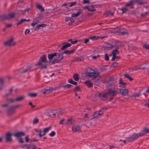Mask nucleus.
<instances>
[{
  "mask_svg": "<svg viewBox=\"0 0 149 149\" xmlns=\"http://www.w3.org/2000/svg\"><path fill=\"white\" fill-rule=\"evenodd\" d=\"M117 93L118 91L116 89H110L106 93L103 95V96L106 97L110 95L115 96L117 94Z\"/></svg>",
  "mask_w": 149,
  "mask_h": 149,
  "instance_id": "obj_1",
  "label": "nucleus"
},
{
  "mask_svg": "<svg viewBox=\"0 0 149 149\" xmlns=\"http://www.w3.org/2000/svg\"><path fill=\"white\" fill-rule=\"evenodd\" d=\"M15 15L13 13L9 14H3L0 17V20L1 21L5 19H10L15 17Z\"/></svg>",
  "mask_w": 149,
  "mask_h": 149,
  "instance_id": "obj_2",
  "label": "nucleus"
},
{
  "mask_svg": "<svg viewBox=\"0 0 149 149\" xmlns=\"http://www.w3.org/2000/svg\"><path fill=\"white\" fill-rule=\"evenodd\" d=\"M13 136V134L11 132H7L4 136L5 141L7 142H11L13 141L12 136Z\"/></svg>",
  "mask_w": 149,
  "mask_h": 149,
  "instance_id": "obj_3",
  "label": "nucleus"
},
{
  "mask_svg": "<svg viewBox=\"0 0 149 149\" xmlns=\"http://www.w3.org/2000/svg\"><path fill=\"white\" fill-rule=\"evenodd\" d=\"M138 138H139V134L137 133H134L130 137H127L126 140L127 142H130L133 141L134 140Z\"/></svg>",
  "mask_w": 149,
  "mask_h": 149,
  "instance_id": "obj_4",
  "label": "nucleus"
},
{
  "mask_svg": "<svg viewBox=\"0 0 149 149\" xmlns=\"http://www.w3.org/2000/svg\"><path fill=\"white\" fill-rule=\"evenodd\" d=\"M107 110L106 108H104L101 109L98 111L95 112L93 114V118H97L102 114L104 111Z\"/></svg>",
  "mask_w": 149,
  "mask_h": 149,
  "instance_id": "obj_5",
  "label": "nucleus"
},
{
  "mask_svg": "<svg viewBox=\"0 0 149 149\" xmlns=\"http://www.w3.org/2000/svg\"><path fill=\"white\" fill-rule=\"evenodd\" d=\"M63 58V55L62 54L59 53L57 56L55 57L52 62V63L55 64L58 63Z\"/></svg>",
  "mask_w": 149,
  "mask_h": 149,
  "instance_id": "obj_6",
  "label": "nucleus"
},
{
  "mask_svg": "<svg viewBox=\"0 0 149 149\" xmlns=\"http://www.w3.org/2000/svg\"><path fill=\"white\" fill-rule=\"evenodd\" d=\"M14 38H11L8 40L4 43V45L6 46H13L16 45V43L13 41Z\"/></svg>",
  "mask_w": 149,
  "mask_h": 149,
  "instance_id": "obj_7",
  "label": "nucleus"
},
{
  "mask_svg": "<svg viewBox=\"0 0 149 149\" xmlns=\"http://www.w3.org/2000/svg\"><path fill=\"white\" fill-rule=\"evenodd\" d=\"M24 98L23 96L19 97L15 99L10 98L7 101L9 102H13L16 101H19L22 100Z\"/></svg>",
  "mask_w": 149,
  "mask_h": 149,
  "instance_id": "obj_8",
  "label": "nucleus"
},
{
  "mask_svg": "<svg viewBox=\"0 0 149 149\" xmlns=\"http://www.w3.org/2000/svg\"><path fill=\"white\" fill-rule=\"evenodd\" d=\"M19 106V105H16L11 107L7 111L8 114H11L14 113L15 112V109L17 108Z\"/></svg>",
  "mask_w": 149,
  "mask_h": 149,
  "instance_id": "obj_9",
  "label": "nucleus"
},
{
  "mask_svg": "<svg viewBox=\"0 0 149 149\" xmlns=\"http://www.w3.org/2000/svg\"><path fill=\"white\" fill-rule=\"evenodd\" d=\"M36 65L40 66L42 68H47V64L42 61L40 60L39 61L35 64Z\"/></svg>",
  "mask_w": 149,
  "mask_h": 149,
  "instance_id": "obj_10",
  "label": "nucleus"
},
{
  "mask_svg": "<svg viewBox=\"0 0 149 149\" xmlns=\"http://www.w3.org/2000/svg\"><path fill=\"white\" fill-rule=\"evenodd\" d=\"M53 90L54 89L53 88L49 87L47 89L42 90L41 92L43 94H48L52 92Z\"/></svg>",
  "mask_w": 149,
  "mask_h": 149,
  "instance_id": "obj_11",
  "label": "nucleus"
},
{
  "mask_svg": "<svg viewBox=\"0 0 149 149\" xmlns=\"http://www.w3.org/2000/svg\"><path fill=\"white\" fill-rule=\"evenodd\" d=\"M100 74V73L98 72L94 71L93 73H92L89 77L92 78L93 79H95L97 77H99Z\"/></svg>",
  "mask_w": 149,
  "mask_h": 149,
  "instance_id": "obj_12",
  "label": "nucleus"
},
{
  "mask_svg": "<svg viewBox=\"0 0 149 149\" xmlns=\"http://www.w3.org/2000/svg\"><path fill=\"white\" fill-rule=\"evenodd\" d=\"M24 135V133L21 131L18 132L13 134V136L17 138H20Z\"/></svg>",
  "mask_w": 149,
  "mask_h": 149,
  "instance_id": "obj_13",
  "label": "nucleus"
},
{
  "mask_svg": "<svg viewBox=\"0 0 149 149\" xmlns=\"http://www.w3.org/2000/svg\"><path fill=\"white\" fill-rule=\"evenodd\" d=\"M120 93L122 95H126L128 94V90L127 89H120Z\"/></svg>",
  "mask_w": 149,
  "mask_h": 149,
  "instance_id": "obj_14",
  "label": "nucleus"
},
{
  "mask_svg": "<svg viewBox=\"0 0 149 149\" xmlns=\"http://www.w3.org/2000/svg\"><path fill=\"white\" fill-rule=\"evenodd\" d=\"M81 127L78 125H74L72 127V130L73 132L79 131L81 130Z\"/></svg>",
  "mask_w": 149,
  "mask_h": 149,
  "instance_id": "obj_15",
  "label": "nucleus"
},
{
  "mask_svg": "<svg viewBox=\"0 0 149 149\" xmlns=\"http://www.w3.org/2000/svg\"><path fill=\"white\" fill-rule=\"evenodd\" d=\"M74 123V121L71 118L67 119L65 122V124L67 125H72Z\"/></svg>",
  "mask_w": 149,
  "mask_h": 149,
  "instance_id": "obj_16",
  "label": "nucleus"
},
{
  "mask_svg": "<svg viewBox=\"0 0 149 149\" xmlns=\"http://www.w3.org/2000/svg\"><path fill=\"white\" fill-rule=\"evenodd\" d=\"M46 26V25L45 24H38L34 27V29L35 30H37L40 29V28L45 27Z\"/></svg>",
  "mask_w": 149,
  "mask_h": 149,
  "instance_id": "obj_17",
  "label": "nucleus"
},
{
  "mask_svg": "<svg viewBox=\"0 0 149 149\" xmlns=\"http://www.w3.org/2000/svg\"><path fill=\"white\" fill-rule=\"evenodd\" d=\"M57 54L56 53L52 54H49L48 55V57L49 59V62L52 63V62L53 61L52 60V59Z\"/></svg>",
  "mask_w": 149,
  "mask_h": 149,
  "instance_id": "obj_18",
  "label": "nucleus"
},
{
  "mask_svg": "<svg viewBox=\"0 0 149 149\" xmlns=\"http://www.w3.org/2000/svg\"><path fill=\"white\" fill-rule=\"evenodd\" d=\"M45 114L46 115L50 116L52 117H54L56 115L55 113L52 111L46 112L45 113Z\"/></svg>",
  "mask_w": 149,
  "mask_h": 149,
  "instance_id": "obj_19",
  "label": "nucleus"
},
{
  "mask_svg": "<svg viewBox=\"0 0 149 149\" xmlns=\"http://www.w3.org/2000/svg\"><path fill=\"white\" fill-rule=\"evenodd\" d=\"M82 12V10L81 9H79L78 10L77 13H73L72 14L71 17H75L78 16Z\"/></svg>",
  "mask_w": 149,
  "mask_h": 149,
  "instance_id": "obj_20",
  "label": "nucleus"
},
{
  "mask_svg": "<svg viewBox=\"0 0 149 149\" xmlns=\"http://www.w3.org/2000/svg\"><path fill=\"white\" fill-rule=\"evenodd\" d=\"M94 71V70L90 68H87L86 70V72L88 76L89 77L92 73H93Z\"/></svg>",
  "mask_w": 149,
  "mask_h": 149,
  "instance_id": "obj_21",
  "label": "nucleus"
},
{
  "mask_svg": "<svg viewBox=\"0 0 149 149\" xmlns=\"http://www.w3.org/2000/svg\"><path fill=\"white\" fill-rule=\"evenodd\" d=\"M71 45L70 43H65L63 44V45L61 47V50H63L68 47H70Z\"/></svg>",
  "mask_w": 149,
  "mask_h": 149,
  "instance_id": "obj_22",
  "label": "nucleus"
},
{
  "mask_svg": "<svg viewBox=\"0 0 149 149\" xmlns=\"http://www.w3.org/2000/svg\"><path fill=\"white\" fill-rule=\"evenodd\" d=\"M113 47V46L109 43L106 44L104 46V48L106 50L110 49L112 48Z\"/></svg>",
  "mask_w": 149,
  "mask_h": 149,
  "instance_id": "obj_23",
  "label": "nucleus"
},
{
  "mask_svg": "<svg viewBox=\"0 0 149 149\" xmlns=\"http://www.w3.org/2000/svg\"><path fill=\"white\" fill-rule=\"evenodd\" d=\"M40 22V20L38 19H36L33 20V22L31 24V25L34 27L37 24L39 23Z\"/></svg>",
  "mask_w": 149,
  "mask_h": 149,
  "instance_id": "obj_24",
  "label": "nucleus"
},
{
  "mask_svg": "<svg viewBox=\"0 0 149 149\" xmlns=\"http://www.w3.org/2000/svg\"><path fill=\"white\" fill-rule=\"evenodd\" d=\"M51 128V126H50L49 127L45 128L43 130V133L42 135H45V134L48 132Z\"/></svg>",
  "mask_w": 149,
  "mask_h": 149,
  "instance_id": "obj_25",
  "label": "nucleus"
},
{
  "mask_svg": "<svg viewBox=\"0 0 149 149\" xmlns=\"http://www.w3.org/2000/svg\"><path fill=\"white\" fill-rule=\"evenodd\" d=\"M84 83L89 88L93 86V84L89 80L84 81Z\"/></svg>",
  "mask_w": 149,
  "mask_h": 149,
  "instance_id": "obj_26",
  "label": "nucleus"
},
{
  "mask_svg": "<svg viewBox=\"0 0 149 149\" xmlns=\"http://www.w3.org/2000/svg\"><path fill=\"white\" fill-rule=\"evenodd\" d=\"M40 60L42 61L44 63H46L47 62V57L45 55H43L40 58Z\"/></svg>",
  "mask_w": 149,
  "mask_h": 149,
  "instance_id": "obj_27",
  "label": "nucleus"
},
{
  "mask_svg": "<svg viewBox=\"0 0 149 149\" xmlns=\"http://www.w3.org/2000/svg\"><path fill=\"white\" fill-rule=\"evenodd\" d=\"M33 65H31L28 66L26 70H24L23 72H25L27 71H31L33 70Z\"/></svg>",
  "mask_w": 149,
  "mask_h": 149,
  "instance_id": "obj_28",
  "label": "nucleus"
},
{
  "mask_svg": "<svg viewBox=\"0 0 149 149\" xmlns=\"http://www.w3.org/2000/svg\"><path fill=\"white\" fill-rule=\"evenodd\" d=\"M119 83L120 84V87L123 88L125 87L126 84L125 83L123 82L121 79H120Z\"/></svg>",
  "mask_w": 149,
  "mask_h": 149,
  "instance_id": "obj_29",
  "label": "nucleus"
},
{
  "mask_svg": "<svg viewBox=\"0 0 149 149\" xmlns=\"http://www.w3.org/2000/svg\"><path fill=\"white\" fill-rule=\"evenodd\" d=\"M74 51V50H66L64 52V53L65 54H69L73 53Z\"/></svg>",
  "mask_w": 149,
  "mask_h": 149,
  "instance_id": "obj_30",
  "label": "nucleus"
},
{
  "mask_svg": "<svg viewBox=\"0 0 149 149\" xmlns=\"http://www.w3.org/2000/svg\"><path fill=\"white\" fill-rule=\"evenodd\" d=\"M119 10L122 11V13H126L128 11V10L126 6L125 7L119 9Z\"/></svg>",
  "mask_w": 149,
  "mask_h": 149,
  "instance_id": "obj_31",
  "label": "nucleus"
},
{
  "mask_svg": "<svg viewBox=\"0 0 149 149\" xmlns=\"http://www.w3.org/2000/svg\"><path fill=\"white\" fill-rule=\"evenodd\" d=\"M135 2V1H130L126 5V7H127L128 6H132L134 4V3Z\"/></svg>",
  "mask_w": 149,
  "mask_h": 149,
  "instance_id": "obj_32",
  "label": "nucleus"
},
{
  "mask_svg": "<svg viewBox=\"0 0 149 149\" xmlns=\"http://www.w3.org/2000/svg\"><path fill=\"white\" fill-rule=\"evenodd\" d=\"M146 134V133L145 132L144 129L141 131L139 133L137 134H138L139 135V137L140 136H143Z\"/></svg>",
  "mask_w": 149,
  "mask_h": 149,
  "instance_id": "obj_33",
  "label": "nucleus"
},
{
  "mask_svg": "<svg viewBox=\"0 0 149 149\" xmlns=\"http://www.w3.org/2000/svg\"><path fill=\"white\" fill-rule=\"evenodd\" d=\"M124 76L125 77L128 79H129L130 81H131L133 80L132 78L131 77L130 75L128 74H124Z\"/></svg>",
  "mask_w": 149,
  "mask_h": 149,
  "instance_id": "obj_34",
  "label": "nucleus"
},
{
  "mask_svg": "<svg viewBox=\"0 0 149 149\" xmlns=\"http://www.w3.org/2000/svg\"><path fill=\"white\" fill-rule=\"evenodd\" d=\"M113 14L110 11H107L105 13V15L106 17H110L112 16Z\"/></svg>",
  "mask_w": 149,
  "mask_h": 149,
  "instance_id": "obj_35",
  "label": "nucleus"
},
{
  "mask_svg": "<svg viewBox=\"0 0 149 149\" xmlns=\"http://www.w3.org/2000/svg\"><path fill=\"white\" fill-rule=\"evenodd\" d=\"M21 148L24 149H30L31 148L29 147V145L27 144H25L22 145L21 146Z\"/></svg>",
  "mask_w": 149,
  "mask_h": 149,
  "instance_id": "obj_36",
  "label": "nucleus"
},
{
  "mask_svg": "<svg viewBox=\"0 0 149 149\" xmlns=\"http://www.w3.org/2000/svg\"><path fill=\"white\" fill-rule=\"evenodd\" d=\"M68 82L70 84L74 85H77V82L74 81L72 79H70L68 80Z\"/></svg>",
  "mask_w": 149,
  "mask_h": 149,
  "instance_id": "obj_37",
  "label": "nucleus"
},
{
  "mask_svg": "<svg viewBox=\"0 0 149 149\" xmlns=\"http://www.w3.org/2000/svg\"><path fill=\"white\" fill-rule=\"evenodd\" d=\"M72 86V85L70 84H67L63 86V87L65 89L70 88H71Z\"/></svg>",
  "mask_w": 149,
  "mask_h": 149,
  "instance_id": "obj_38",
  "label": "nucleus"
},
{
  "mask_svg": "<svg viewBox=\"0 0 149 149\" xmlns=\"http://www.w3.org/2000/svg\"><path fill=\"white\" fill-rule=\"evenodd\" d=\"M100 38L99 36H93L90 37V39L92 40H95L98 39Z\"/></svg>",
  "mask_w": 149,
  "mask_h": 149,
  "instance_id": "obj_39",
  "label": "nucleus"
},
{
  "mask_svg": "<svg viewBox=\"0 0 149 149\" xmlns=\"http://www.w3.org/2000/svg\"><path fill=\"white\" fill-rule=\"evenodd\" d=\"M37 7L41 11H44V9L40 5L38 4L36 5Z\"/></svg>",
  "mask_w": 149,
  "mask_h": 149,
  "instance_id": "obj_40",
  "label": "nucleus"
},
{
  "mask_svg": "<svg viewBox=\"0 0 149 149\" xmlns=\"http://www.w3.org/2000/svg\"><path fill=\"white\" fill-rule=\"evenodd\" d=\"M95 10V8L93 6H88V11H93Z\"/></svg>",
  "mask_w": 149,
  "mask_h": 149,
  "instance_id": "obj_41",
  "label": "nucleus"
},
{
  "mask_svg": "<svg viewBox=\"0 0 149 149\" xmlns=\"http://www.w3.org/2000/svg\"><path fill=\"white\" fill-rule=\"evenodd\" d=\"M26 20V19H21L19 22H18L16 24L17 26H18L21 24L23 22H25Z\"/></svg>",
  "mask_w": 149,
  "mask_h": 149,
  "instance_id": "obj_42",
  "label": "nucleus"
},
{
  "mask_svg": "<svg viewBox=\"0 0 149 149\" xmlns=\"http://www.w3.org/2000/svg\"><path fill=\"white\" fill-rule=\"evenodd\" d=\"M84 118L85 119H86L87 120H90L93 119V118H91L90 117V116L88 115V114L86 113L85 114Z\"/></svg>",
  "mask_w": 149,
  "mask_h": 149,
  "instance_id": "obj_43",
  "label": "nucleus"
},
{
  "mask_svg": "<svg viewBox=\"0 0 149 149\" xmlns=\"http://www.w3.org/2000/svg\"><path fill=\"white\" fill-rule=\"evenodd\" d=\"M28 95L31 97H34L37 95V94L35 93H30L28 94Z\"/></svg>",
  "mask_w": 149,
  "mask_h": 149,
  "instance_id": "obj_44",
  "label": "nucleus"
},
{
  "mask_svg": "<svg viewBox=\"0 0 149 149\" xmlns=\"http://www.w3.org/2000/svg\"><path fill=\"white\" fill-rule=\"evenodd\" d=\"M74 79L76 81H77L79 80V77L78 74H74L73 76Z\"/></svg>",
  "mask_w": 149,
  "mask_h": 149,
  "instance_id": "obj_45",
  "label": "nucleus"
},
{
  "mask_svg": "<svg viewBox=\"0 0 149 149\" xmlns=\"http://www.w3.org/2000/svg\"><path fill=\"white\" fill-rule=\"evenodd\" d=\"M118 53L119 52L117 49H116L113 50L112 52V54L115 55H116V54H118Z\"/></svg>",
  "mask_w": 149,
  "mask_h": 149,
  "instance_id": "obj_46",
  "label": "nucleus"
},
{
  "mask_svg": "<svg viewBox=\"0 0 149 149\" xmlns=\"http://www.w3.org/2000/svg\"><path fill=\"white\" fill-rule=\"evenodd\" d=\"M37 132L38 133V134L41 137L42 136H44L42 135V131L40 129L38 130L37 131Z\"/></svg>",
  "mask_w": 149,
  "mask_h": 149,
  "instance_id": "obj_47",
  "label": "nucleus"
},
{
  "mask_svg": "<svg viewBox=\"0 0 149 149\" xmlns=\"http://www.w3.org/2000/svg\"><path fill=\"white\" fill-rule=\"evenodd\" d=\"M29 10V8H27L26 9H25L24 11H21V13H19L20 14H24V13L26 12H28Z\"/></svg>",
  "mask_w": 149,
  "mask_h": 149,
  "instance_id": "obj_48",
  "label": "nucleus"
},
{
  "mask_svg": "<svg viewBox=\"0 0 149 149\" xmlns=\"http://www.w3.org/2000/svg\"><path fill=\"white\" fill-rule=\"evenodd\" d=\"M76 3L75 2H70L69 3H68V4H70V7H71L74 5H75L76 4Z\"/></svg>",
  "mask_w": 149,
  "mask_h": 149,
  "instance_id": "obj_49",
  "label": "nucleus"
},
{
  "mask_svg": "<svg viewBox=\"0 0 149 149\" xmlns=\"http://www.w3.org/2000/svg\"><path fill=\"white\" fill-rule=\"evenodd\" d=\"M66 121H65V120L64 119H62L59 122V124H60L63 125V123H64V124H65V123Z\"/></svg>",
  "mask_w": 149,
  "mask_h": 149,
  "instance_id": "obj_50",
  "label": "nucleus"
},
{
  "mask_svg": "<svg viewBox=\"0 0 149 149\" xmlns=\"http://www.w3.org/2000/svg\"><path fill=\"white\" fill-rule=\"evenodd\" d=\"M19 138L18 139V141L19 143H24V141L23 139L21 137Z\"/></svg>",
  "mask_w": 149,
  "mask_h": 149,
  "instance_id": "obj_51",
  "label": "nucleus"
},
{
  "mask_svg": "<svg viewBox=\"0 0 149 149\" xmlns=\"http://www.w3.org/2000/svg\"><path fill=\"white\" fill-rule=\"evenodd\" d=\"M55 133L54 132L52 131L49 135L50 136L52 137L55 135Z\"/></svg>",
  "mask_w": 149,
  "mask_h": 149,
  "instance_id": "obj_52",
  "label": "nucleus"
},
{
  "mask_svg": "<svg viewBox=\"0 0 149 149\" xmlns=\"http://www.w3.org/2000/svg\"><path fill=\"white\" fill-rule=\"evenodd\" d=\"M105 60L106 61H108L109 60V57L108 55L105 54Z\"/></svg>",
  "mask_w": 149,
  "mask_h": 149,
  "instance_id": "obj_53",
  "label": "nucleus"
},
{
  "mask_svg": "<svg viewBox=\"0 0 149 149\" xmlns=\"http://www.w3.org/2000/svg\"><path fill=\"white\" fill-rule=\"evenodd\" d=\"M38 122V120L37 118H35L34 119L33 121V123L36 124Z\"/></svg>",
  "mask_w": 149,
  "mask_h": 149,
  "instance_id": "obj_54",
  "label": "nucleus"
},
{
  "mask_svg": "<svg viewBox=\"0 0 149 149\" xmlns=\"http://www.w3.org/2000/svg\"><path fill=\"white\" fill-rule=\"evenodd\" d=\"M143 47L149 50V45H145L143 46Z\"/></svg>",
  "mask_w": 149,
  "mask_h": 149,
  "instance_id": "obj_55",
  "label": "nucleus"
},
{
  "mask_svg": "<svg viewBox=\"0 0 149 149\" xmlns=\"http://www.w3.org/2000/svg\"><path fill=\"white\" fill-rule=\"evenodd\" d=\"M75 90L78 92L81 91V89L78 86H77L75 88Z\"/></svg>",
  "mask_w": 149,
  "mask_h": 149,
  "instance_id": "obj_56",
  "label": "nucleus"
},
{
  "mask_svg": "<svg viewBox=\"0 0 149 149\" xmlns=\"http://www.w3.org/2000/svg\"><path fill=\"white\" fill-rule=\"evenodd\" d=\"M89 1H90L89 0H84L83 1V3L84 4H89Z\"/></svg>",
  "mask_w": 149,
  "mask_h": 149,
  "instance_id": "obj_57",
  "label": "nucleus"
},
{
  "mask_svg": "<svg viewBox=\"0 0 149 149\" xmlns=\"http://www.w3.org/2000/svg\"><path fill=\"white\" fill-rule=\"evenodd\" d=\"M30 32V31L28 29H26V30L24 32V33L25 35H26L29 33Z\"/></svg>",
  "mask_w": 149,
  "mask_h": 149,
  "instance_id": "obj_58",
  "label": "nucleus"
},
{
  "mask_svg": "<svg viewBox=\"0 0 149 149\" xmlns=\"http://www.w3.org/2000/svg\"><path fill=\"white\" fill-rule=\"evenodd\" d=\"M144 129L146 134L149 133V128H144Z\"/></svg>",
  "mask_w": 149,
  "mask_h": 149,
  "instance_id": "obj_59",
  "label": "nucleus"
},
{
  "mask_svg": "<svg viewBox=\"0 0 149 149\" xmlns=\"http://www.w3.org/2000/svg\"><path fill=\"white\" fill-rule=\"evenodd\" d=\"M99 55H97V56H92V58L94 59H95L98 57H99Z\"/></svg>",
  "mask_w": 149,
  "mask_h": 149,
  "instance_id": "obj_60",
  "label": "nucleus"
},
{
  "mask_svg": "<svg viewBox=\"0 0 149 149\" xmlns=\"http://www.w3.org/2000/svg\"><path fill=\"white\" fill-rule=\"evenodd\" d=\"M118 66V64L116 63H114L112 64V66L116 67Z\"/></svg>",
  "mask_w": 149,
  "mask_h": 149,
  "instance_id": "obj_61",
  "label": "nucleus"
},
{
  "mask_svg": "<svg viewBox=\"0 0 149 149\" xmlns=\"http://www.w3.org/2000/svg\"><path fill=\"white\" fill-rule=\"evenodd\" d=\"M25 141L26 142H28L29 141V137L28 136H26L25 138Z\"/></svg>",
  "mask_w": 149,
  "mask_h": 149,
  "instance_id": "obj_62",
  "label": "nucleus"
},
{
  "mask_svg": "<svg viewBox=\"0 0 149 149\" xmlns=\"http://www.w3.org/2000/svg\"><path fill=\"white\" fill-rule=\"evenodd\" d=\"M140 95L139 94L136 93L133 95V96L135 97H139L140 96Z\"/></svg>",
  "mask_w": 149,
  "mask_h": 149,
  "instance_id": "obj_63",
  "label": "nucleus"
},
{
  "mask_svg": "<svg viewBox=\"0 0 149 149\" xmlns=\"http://www.w3.org/2000/svg\"><path fill=\"white\" fill-rule=\"evenodd\" d=\"M8 104L6 103L2 104L1 105V107H7L8 106Z\"/></svg>",
  "mask_w": 149,
  "mask_h": 149,
  "instance_id": "obj_64",
  "label": "nucleus"
}]
</instances>
